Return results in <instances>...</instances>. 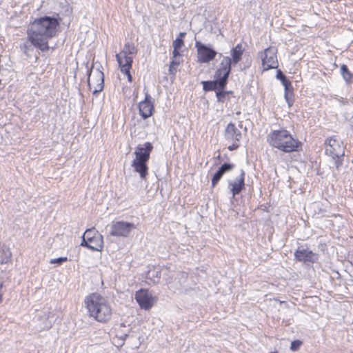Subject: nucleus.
Wrapping results in <instances>:
<instances>
[{
  "label": "nucleus",
  "mask_w": 353,
  "mask_h": 353,
  "mask_svg": "<svg viewBox=\"0 0 353 353\" xmlns=\"http://www.w3.org/2000/svg\"><path fill=\"white\" fill-rule=\"evenodd\" d=\"M154 110V104L151 101V97L148 94H145V99L139 104V114L143 119L151 117Z\"/></svg>",
  "instance_id": "16"
},
{
  "label": "nucleus",
  "mask_w": 353,
  "mask_h": 353,
  "mask_svg": "<svg viewBox=\"0 0 353 353\" xmlns=\"http://www.w3.org/2000/svg\"><path fill=\"white\" fill-rule=\"evenodd\" d=\"M152 150L153 145L150 142L138 145L135 148L134 159L132 162V166L143 179H145L148 175V162Z\"/></svg>",
  "instance_id": "5"
},
{
  "label": "nucleus",
  "mask_w": 353,
  "mask_h": 353,
  "mask_svg": "<svg viewBox=\"0 0 353 353\" xmlns=\"http://www.w3.org/2000/svg\"><path fill=\"white\" fill-rule=\"evenodd\" d=\"M234 168V165L230 163H224L223 164L221 168L217 170V172L214 174L212 179V188L215 187L223 175L227 171L231 170Z\"/></svg>",
  "instance_id": "21"
},
{
  "label": "nucleus",
  "mask_w": 353,
  "mask_h": 353,
  "mask_svg": "<svg viewBox=\"0 0 353 353\" xmlns=\"http://www.w3.org/2000/svg\"><path fill=\"white\" fill-rule=\"evenodd\" d=\"M82 239L81 246L86 247L92 251H102L103 238L94 228L86 230Z\"/></svg>",
  "instance_id": "8"
},
{
  "label": "nucleus",
  "mask_w": 353,
  "mask_h": 353,
  "mask_svg": "<svg viewBox=\"0 0 353 353\" xmlns=\"http://www.w3.org/2000/svg\"><path fill=\"white\" fill-rule=\"evenodd\" d=\"M67 261H68V258L67 257H59V258H57V259H52L50 261V263L51 264H55V263L61 264L62 263L66 262Z\"/></svg>",
  "instance_id": "27"
},
{
  "label": "nucleus",
  "mask_w": 353,
  "mask_h": 353,
  "mask_svg": "<svg viewBox=\"0 0 353 353\" xmlns=\"http://www.w3.org/2000/svg\"><path fill=\"white\" fill-rule=\"evenodd\" d=\"M294 258L297 261L306 263H314L319 259V254L313 252L309 249L304 248L303 247H298L294 252Z\"/></svg>",
  "instance_id": "14"
},
{
  "label": "nucleus",
  "mask_w": 353,
  "mask_h": 353,
  "mask_svg": "<svg viewBox=\"0 0 353 353\" xmlns=\"http://www.w3.org/2000/svg\"><path fill=\"white\" fill-rule=\"evenodd\" d=\"M267 141L273 148L286 153L299 152L302 149V143L284 129L270 132Z\"/></svg>",
  "instance_id": "3"
},
{
  "label": "nucleus",
  "mask_w": 353,
  "mask_h": 353,
  "mask_svg": "<svg viewBox=\"0 0 353 353\" xmlns=\"http://www.w3.org/2000/svg\"><path fill=\"white\" fill-rule=\"evenodd\" d=\"M3 287V283L1 282L0 283V303L3 301V293L2 292Z\"/></svg>",
  "instance_id": "30"
},
{
  "label": "nucleus",
  "mask_w": 353,
  "mask_h": 353,
  "mask_svg": "<svg viewBox=\"0 0 353 353\" xmlns=\"http://www.w3.org/2000/svg\"><path fill=\"white\" fill-rule=\"evenodd\" d=\"M123 94L125 95V97H130V88H123Z\"/></svg>",
  "instance_id": "29"
},
{
  "label": "nucleus",
  "mask_w": 353,
  "mask_h": 353,
  "mask_svg": "<svg viewBox=\"0 0 353 353\" xmlns=\"http://www.w3.org/2000/svg\"><path fill=\"white\" fill-rule=\"evenodd\" d=\"M325 154L330 157L336 169L343 163L345 145L341 139L333 135L327 138L324 143Z\"/></svg>",
  "instance_id": "7"
},
{
  "label": "nucleus",
  "mask_w": 353,
  "mask_h": 353,
  "mask_svg": "<svg viewBox=\"0 0 353 353\" xmlns=\"http://www.w3.org/2000/svg\"><path fill=\"white\" fill-rule=\"evenodd\" d=\"M230 52L232 58L229 57V59L231 60V65H236L242 59V56L244 52V48L241 43H238L235 47L231 49Z\"/></svg>",
  "instance_id": "20"
},
{
  "label": "nucleus",
  "mask_w": 353,
  "mask_h": 353,
  "mask_svg": "<svg viewBox=\"0 0 353 353\" xmlns=\"http://www.w3.org/2000/svg\"><path fill=\"white\" fill-rule=\"evenodd\" d=\"M85 307L89 317L101 323L108 322L112 316V308L106 297L99 292H92L85 297Z\"/></svg>",
  "instance_id": "2"
},
{
  "label": "nucleus",
  "mask_w": 353,
  "mask_h": 353,
  "mask_svg": "<svg viewBox=\"0 0 353 353\" xmlns=\"http://www.w3.org/2000/svg\"><path fill=\"white\" fill-rule=\"evenodd\" d=\"M135 228L133 223L125 221H117L111 225L110 234L115 236H128L132 230Z\"/></svg>",
  "instance_id": "15"
},
{
  "label": "nucleus",
  "mask_w": 353,
  "mask_h": 353,
  "mask_svg": "<svg viewBox=\"0 0 353 353\" xmlns=\"http://www.w3.org/2000/svg\"><path fill=\"white\" fill-rule=\"evenodd\" d=\"M60 21V18L48 16L35 19L27 30L28 41L41 51H48L50 48L48 39L57 35Z\"/></svg>",
  "instance_id": "1"
},
{
  "label": "nucleus",
  "mask_w": 353,
  "mask_h": 353,
  "mask_svg": "<svg viewBox=\"0 0 353 353\" xmlns=\"http://www.w3.org/2000/svg\"><path fill=\"white\" fill-rule=\"evenodd\" d=\"M284 87V97L288 105V107H292L294 103V88L290 80L283 83Z\"/></svg>",
  "instance_id": "18"
},
{
  "label": "nucleus",
  "mask_w": 353,
  "mask_h": 353,
  "mask_svg": "<svg viewBox=\"0 0 353 353\" xmlns=\"http://www.w3.org/2000/svg\"><path fill=\"white\" fill-rule=\"evenodd\" d=\"M303 344V342L300 340H295L291 343L290 350L293 352L299 350Z\"/></svg>",
  "instance_id": "26"
},
{
  "label": "nucleus",
  "mask_w": 353,
  "mask_h": 353,
  "mask_svg": "<svg viewBox=\"0 0 353 353\" xmlns=\"http://www.w3.org/2000/svg\"><path fill=\"white\" fill-rule=\"evenodd\" d=\"M195 47L197 52V61L199 63H207L214 60L216 56V52L203 44L201 41H196Z\"/></svg>",
  "instance_id": "12"
},
{
  "label": "nucleus",
  "mask_w": 353,
  "mask_h": 353,
  "mask_svg": "<svg viewBox=\"0 0 353 353\" xmlns=\"http://www.w3.org/2000/svg\"><path fill=\"white\" fill-rule=\"evenodd\" d=\"M186 35L185 32H180L175 40L172 42L173 52H181V49L185 46L184 38Z\"/></svg>",
  "instance_id": "22"
},
{
  "label": "nucleus",
  "mask_w": 353,
  "mask_h": 353,
  "mask_svg": "<svg viewBox=\"0 0 353 353\" xmlns=\"http://www.w3.org/2000/svg\"><path fill=\"white\" fill-rule=\"evenodd\" d=\"M276 78L281 81V83L285 82L286 81H288V79H287V77H285V75H284L283 74V72H281V70H279L276 72Z\"/></svg>",
  "instance_id": "28"
},
{
  "label": "nucleus",
  "mask_w": 353,
  "mask_h": 353,
  "mask_svg": "<svg viewBox=\"0 0 353 353\" xmlns=\"http://www.w3.org/2000/svg\"><path fill=\"white\" fill-rule=\"evenodd\" d=\"M229 188L233 196L239 194L245 188L244 172H242L241 175L234 181L229 183Z\"/></svg>",
  "instance_id": "17"
},
{
  "label": "nucleus",
  "mask_w": 353,
  "mask_h": 353,
  "mask_svg": "<svg viewBox=\"0 0 353 353\" xmlns=\"http://www.w3.org/2000/svg\"><path fill=\"white\" fill-rule=\"evenodd\" d=\"M224 137L228 141L232 143V144L228 147L229 150H235L240 146V140L242 137V134L234 123H230L227 125L225 130Z\"/></svg>",
  "instance_id": "10"
},
{
  "label": "nucleus",
  "mask_w": 353,
  "mask_h": 353,
  "mask_svg": "<svg viewBox=\"0 0 353 353\" xmlns=\"http://www.w3.org/2000/svg\"><path fill=\"white\" fill-rule=\"evenodd\" d=\"M341 73L347 83H351L353 79V74L349 70L347 66L345 64L341 65Z\"/></svg>",
  "instance_id": "24"
},
{
  "label": "nucleus",
  "mask_w": 353,
  "mask_h": 353,
  "mask_svg": "<svg viewBox=\"0 0 353 353\" xmlns=\"http://www.w3.org/2000/svg\"><path fill=\"white\" fill-rule=\"evenodd\" d=\"M104 75L99 69L91 70L88 74V83L90 90L94 93L100 92L104 85Z\"/></svg>",
  "instance_id": "13"
},
{
  "label": "nucleus",
  "mask_w": 353,
  "mask_h": 353,
  "mask_svg": "<svg viewBox=\"0 0 353 353\" xmlns=\"http://www.w3.org/2000/svg\"><path fill=\"white\" fill-rule=\"evenodd\" d=\"M233 94L232 91H225L224 89L216 91V98L219 102L224 103L230 99L231 95Z\"/></svg>",
  "instance_id": "23"
},
{
  "label": "nucleus",
  "mask_w": 353,
  "mask_h": 353,
  "mask_svg": "<svg viewBox=\"0 0 353 353\" xmlns=\"http://www.w3.org/2000/svg\"><path fill=\"white\" fill-rule=\"evenodd\" d=\"M135 299L141 309L149 310L157 302V297L152 294L147 289H141L136 292Z\"/></svg>",
  "instance_id": "11"
},
{
  "label": "nucleus",
  "mask_w": 353,
  "mask_h": 353,
  "mask_svg": "<svg viewBox=\"0 0 353 353\" xmlns=\"http://www.w3.org/2000/svg\"><path fill=\"white\" fill-rule=\"evenodd\" d=\"M150 273H151V271H149V272H148V276L150 274Z\"/></svg>",
  "instance_id": "31"
},
{
  "label": "nucleus",
  "mask_w": 353,
  "mask_h": 353,
  "mask_svg": "<svg viewBox=\"0 0 353 353\" xmlns=\"http://www.w3.org/2000/svg\"><path fill=\"white\" fill-rule=\"evenodd\" d=\"M137 54V48L133 43H125L123 49L116 54V59L121 73L127 77L128 81L132 83V76L130 70L132 68L134 57Z\"/></svg>",
  "instance_id": "6"
},
{
  "label": "nucleus",
  "mask_w": 353,
  "mask_h": 353,
  "mask_svg": "<svg viewBox=\"0 0 353 353\" xmlns=\"http://www.w3.org/2000/svg\"><path fill=\"white\" fill-rule=\"evenodd\" d=\"M262 62L263 70L276 69L279 66L277 59V49L274 46H270L259 53Z\"/></svg>",
  "instance_id": "9"
},
{
  "label": "nucleus",
  "mask_w": 353,
  "mask_h": 353,
  "mask_svg": "<svg viewBox=\"0 0 353 353\" xmlns=\"http://www.w3.org/2000/svg\"><path fill=\"white\" fill-rule=\"evenodd\" d=\"M12 256V253L8 248H3L0 252V263L4 264L8 263Z\"/></svg>",
  "instance_id": "25"
},
{
  "label": "nucleus",
  "mask_w": 353,
  "mask_h": 353,
  "mask_svg": "<svg viewBox=\"0 0 353 353\" xmlns=\"http://www.w3.org/2000/svg\"><path fill=\"white\" fill-rule=\"evenodd\" d=\"M183 62V54L181 52H172L171 61L169 65V72L174 75L177 68Z\"/></svg>",
  "instance_id": "19"
},
{
  "label": "nucleus",
  "mask_w": 353,
  "mask_h": 353,
  "mask_svg": "<svg viewBox=\"0 0 353 353\" xmlns=\"http://www.w3.org/2000/svg\"><path fill=\"white\" fill-rule=\"evenodd\" d=\"M231 72V60L229 57L224 56L215 71L214 81H202L205 91L223 90L228 83V79Z\"/></svg>",
  "instance_id": "4"
}]
</instances>
